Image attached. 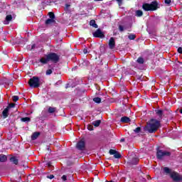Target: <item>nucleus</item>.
<instances>
[{"label":"nucleus","mask_w":182,"mask_h":182,"mask_svg":"<svg viewBox=\"0 0 182 182\" xmlns=\"http://www.w3.org/2000/svg\"><path fill=\"white\" fill-rule=\"evenodd\" d=\"M69 8H70V4H66L65 7L64 8V11L69 12Z\"/></svg>","instance_id":"31"},{"label":"nucleus","mask_w":182,"mask_h":182,"mask_svg":"<svg viewBox=\"0 0 182 182\" xmlns=\"http://www.w3.org/2000/svg\"><path fill=\"white\" fill-rule=\"evenodd\" d=\"M28 85L30 87H33L36 89L41 86V80L39 77L33 76V77L30 78L28 80Z\"/></svg>","instance_id":"4"},{"label":"nucleus","mask_w":182,"mask_h":182,"mask_svg":"<svg viewBox=\"0 0 182 182\" xmlns=\"http://www.w3.org/2000/svg\"><path fill=\"white\" fill-rule=\"evenodd\" d=\"M8 160V156L4 154H0V163H5Z\"/></svg>","instance_id":"15"},{"label":"nucleus","mask_w":182,"mask_h":182,"mask_svg":"<svg viewBox=\"0 0 182 182\" xmlns=\"http://www.w3.org/2000/svg\"><path fill=\"white\" fill-rule=\"evenodd\" d=\"M87 129L90 130V132H92V130H93V125H87Z\"/></svg>","instance_id":"38"},{"label":"nucleus","mask_w":182,"mask_h":182,"mask_svg":"<svg viewBox=\"0 0 182 182\" xmlns=\"http://www.w3.org/2000/svg\"><path fill=\"white\" fill-rule=\"evenodd\" d=\"M140 161V159L137 156L132 157L129 161L128 164L129 166H137L139 164V162Z\"/></svg>","instance_id":"7"},{"label":"nucleus","mask_w":182,"mask_h":182,"mask_svg":"<svg viewBox=\"0 0 182 182\" xmlns=\"http://www.w3.org/2000/svg\"><path fill=\"white\" fill-rule=\"evenodd\" d=\"M52 23H55V20L52 18H48L45 22L46 25H50Z\"/></svg>","instance_id":"20"},{"label":"nucleus","mask_w":182,"mask_h":182,"mask_svg":"<svg viewBox=\"0 0 182 182\" xmlns=\"http://www.w3.org/2000/svg\"><path fill=\"white\" fill-rule=\"evenodd\" d=\"M13 102H18L19 100V97L18 95H14L12 97Z\"/></svg>","instance_id":"35"},{"label":"nucleus","mask_w":182,"mask_h":182,"mask_svg":"<svg viewBox=\"0 0 182 182\" xmlns=\"http://www.w3.org/2000/svg\"><path fill=\"white\" fill-rule=\"evenodd\" d=\"M120 122H122V123H129V122H131L130 118L128 117H122L121 118Z\"/></svg>","instance_id":"16"},{"label":"nucleus","mask_w":182,"mask_h":182,"mask_svg":"<svg viewBox=\"0 0 182 182\" xmlns=\"http://www.w3.org/2000/svg\"><path fill=\"white\" fill-rule=\"evenodd\" d=\"M48 68H50V65H48Z\"/></svg>","instance_id":"50"},{"label":"nucleus","mask_w":182,"mask_h":182,"mask_svg":"<svg viewBox=\"0 0 182 182\" xmlns=\"http://www.w3.org/2000/svg\"><path fill=\"white\" fill-rule=\"evenodd\" d=\"M123 141H124V138H122V139H120V142H121V143H123Z\"/></svg>","instance_id":"46"},{"label":"nucleus","mask_w":182,"mask_h":182,"mask_svg":"<svg viewBox=\"0 0 182 182\" xmlns=\"http://www.w3.org/2000/svg\"><path fill=\"white\" fill-rule=\"evenodd\" d=\"M11 21H12V15H7L6 16V21H4L5 25H8Z\"/></svg>","instance_id":"17"},{"label":"nucleus","mask_w":182,"mask_h":182,"mask_svg":"<svg viewBox=\"0 0 182 182\" xmlns=\"http://www.w3.org/2000/svg\"><path fill=\"white\" fill-rule=\"evenodd\" d=\"M48 16H49L50 19L55 20V13L54 12H49Z\"/></svg>","instance_id":"29"},{"label":"nucleus","mask_w":182,"mask_h":182,"mask_svg":"<svg viewBox=\"0 0 182 182\" xmlns=\"http://www.w3.org/2000/svg\"><path fill=\"white\" fill-rule=\"evenodd\" d=\"M160 127V121L154 119L150 120L149 124H147L144 127L145 132H149V133H156L159 128Z\"/></svg>","instance_id":"2"},{"label":"nucleus","mask_w":182,"mask_h":182,"mask_svg":"<svg viewBox=\"0 0 182 182\" xmlns=\"http://www.w3.org/2000/svg\"><path fill=\"white\" fill-rule=\"evenodd\" d=\"M136 16L140 18V16H143V11L141 10H137L136 11Z\"/></svg>","instance_id":"25"},{"label":"nucleus","mask_w":182,"mask_h":182,"mask_svg":"<svg viewBox=\"0 0 182 182\" xmlns=\"http://www.w3.org/2000/svg\"><path fill=\"white\" fill-rule=\"evenodd\" d=\"M170 156H171L170 151L161 150L160 147L156 148V159L158 160H163L164 157H170Z\"/></svg>","instance_id":"3"},{"label":"nucleus","mask_w":182,"mask_h":182,"mask_svg":"<svg viewBox=\"0 0 182 182\" xmlns=\"http://www.w3.org/2000/svg\"><path fill=\"white\" fill-rule=\"evenodd\" d=\"M35 48V45L32 46V49H33Z\"/></svg>","instance_id":"47"},{"label":"nucleus","mask_w":182,"mask_h":182,"mask_svg":"<svg viewBox=\"0 0 182 182\" xmlns=\"http://www.w3.org/2000/svg\"><path fill=\"white\" fill-rule=\"evenodd\" d=\"M156 114H158V116H159V117H163V110L161 109H158V110H156Z\"/></svg>","instance_id":"28"},{"label":"nucleus","mask_w":182,"mask_h":182,"mask_svg":"<svg viewBox=\"0 0 182 182\" xmlns=\"http://www.w3.org/2000/svg\"><path fill=\"white\" fill-rule=\"evenodd\" d=\"M134 133H140V132H141V128L140 127H138L134 130Z\"/></svg>","instance_id":"36"},{"label":"nucleus","mask_w":182,"mask_h":182,"mask_svg":"<svg viewBox=\"0 0 182 182\" xmlns=\"http://www.w3.org/2000/svg\"><path fill=\"white\" fill-rule=\"evenodd\" d=\"M53 70H55V68H52L50 69H48L46 71V76H49V75H52V73H53Z\"/></svg>","instance_id":"21"},{"label":"nucleus","mask_w":182,"mask_h":182,"mask_svg":"<svg viewBox=\"0 0 182 182\" xmlns=\"http://www.w3.org/2000/svg\"><path fill=\"white\" fill-rule=\"evenodd\" d=\"M10 161L13 164H15V166H18V164H19V159H18L16 156H11L10 158Z\"/></svg>","instance_id":"11"},{"label":"nucleus","mask_w":182,"mask_h":182,"mask_svg":"<svg viewBox=\"0 0 182 182\" xmlns=\"http://www.w3.org/2000/svg\"><path fill=\"white\" fill-rule=\"evenodd\" d=\"M21 122H23V123H26L27 122H31V118L30 117H22L21 119Z\"/></svg>","instance_id":"23"},{"label":"nucleus","mask_w":182,"mask_h":182,"mask_svg":"<svg viewBox=\"0 0 182 182\" xmlns=\"http://www.w3.org/2000/svg\"><path fill=\"white\" fill-rule=\"evenodd\" d=\"M85 147H86V142H85V141L83 140L79 141L76 144V149H77V150L83 151L85 150Z\"/></svg>","instance_id":"6"},{"label":"nucleus","mask_w":182,"mask_h":182,"mask_svg":"<svg viewBox=\"0 0 182 182\" xmlns=\"http://www.w3.org/2000/svg\"><path fill=\"white\" fill-rule=\"evenodd\" d=\"M102 123V121L100 119L94 121L92 122L93 126H95V127H99V126H100V124Z\"/></svg>","instance_id":"18"},{"label":"nucleus","mask_w":182,"mask_h":182,"mask_svg":"<svg viewBox=\"0 0 182 182\" xmlns=\"http://www.w3.org/2000/svg\"><path fill=\"white\" fill-rule=\"evenodd\" d=\"M61 178L63 181H66V180H68V177L65 175H63Z\"/></svg>","instance_id":"40"},{"label":"nucleus","mask_w":182,"mask_h":182,"mask_svg":"<svg viewBox=\"0 0 182 182\" xmlns=\"http://www.w3.org/2000/svg\"><path fill=\"white\" fill-rule=\"evenodd\" d=\"M16 104L15 103H10L9 104V105L6 107L7 109H9V110L12 108V107H15Z\"/></svg>","instance_id":"34"},{"label":"nucleus","mask_w":182,"mask_h":182,"mask_svg":"<svg viewBox=\"0 0 182 182\" xmlns=\"http://www.w3.org/2000/svg\"><path fill=\"white\" fill-rule=\"evenodd\" d=\"M149 6L151 8V11H157L159 8H160V5L157 1H151V4H149Z\"/></svg>","instance_id":"9"},{"label":"nucleus","mask_w":182,"mask_h":182,"mask_svg":"<svg viewBox=\"0 0 182 182\" xmlns=\"http://www.w3.org/2000/svg\"><path fill=\"white\" fill-rule=\"evenodd\" d=\"M137 63H139V65H143L144 63V59L141 57L138 58L136 60Z\"/></svg>","instance_id":"24"},{"label":"nucleus","mask_w":182,"mask_h":182,"mask_svg":"<svg viewBox=\"0 0 182 182\" xmlns=\"http://www.w3.org/2000/svg\"><path fill=\"white\" fill-rule=\"evenodd\" d=\"M171 178L173 180V181L178 182L182 181V176L178 173L173 171L170 175Z\"/></svg>","instance_id":"5"},{"label":"nucleus","mask_w":182,"mask_h":182,"mask_svg":"<svg viewBox=\"0 0 182 182\" xmlns=\"http://www.w3.org/2000/svg\"><path fill=\"white\" fill-rule=\"evenodd\" d=\"M142 9L146 11H151V9L150 7V4L145 3L142 5Z\"/></svg>","instance_id":"12"},{"label":"nucleus","mask_w":182,"mask_h":182,"mask_svg":"<svg viewBox=\"0 0 182 182\" xmlns=\"http://www.w3.org/2000/svg\"><path fill=\"white\" fill-rule=\"evenodd\" d=\"M165 4H166V5H170V4H171V0H165Z\"/></svg>","instance_id":"41"},{"label":"nucleus","mask_w":182,"mask_h":182,"mask_svg":"<svg viewBox=\"0 0 182 182\" xmlns=\"http://www.w3.org/2000/svg\"><path fill=\"white\" fill-rule=\"evenodd\" d=\"M47 178H49L50 180H52V178H55V176L53 175H48L47 176Z\"/></svg>","instance_id":"39"},{"label":"nucleus","mask_w":182,"mask_h":182,"mask_svg":"<svg viewBox=\"0 0 182 182\" xmlns=\"http://www.w3.org/2000/svg\"><path fill=\"white\" fill-rule=\"evenodd\" d=\"M93 102L95 103H102V99L99 97L93 98Z\"/></svg>","instance_id":"26"},{"label":"nucleus","mask_w":182,"mask_h":182,"mask_svg":"<svg viewBox=\"0 0 182 182\" xmlns=\"http://www.w3.org/2000/svg\"><path fill=\"white\" fill-rule=\"evenodd\" d=\"M3 119H6L8 116H9V109L8 108H5L2 112Z\"/></svg>","instance_id":"13"},{"label":"nucleus","mask_w":182,"mask_h":182,"mask_svg":"<svg viewBox=\"0 0 182 182\" xmlns=\"http://www.w3.org/2000/svg\"><path fill=\"white\" fill-rule=\"evenodd\" d=\"M164 173H166V174H171V169H170V168H168V167H164Z\"/></svg>","instance_id":"22"},{"label":"nucleus","mask_w":182,"mask_h":182,"mask_svg":"<svg viewBox=\"0 0 182 182\" xmlns=\"http://www.w3.org/2000/svg\"><path fill=\"white\" fill-rule=\"evenodd\" d=\"M39 136H41V132H33V134L31 135V140H36V139H38V137H39Z\"/></svg>","instance_id":"14"},{"label":"nucleus","mask_w":182,"mask_h":182,"mask_svg":"<svg viewBox=\"0 0 182 182\" xmlns=\"http://www.w3.org/2000/svg\"><path fill=\"white\" fill-rule=\"evenodd\" d=\"M88 53L87 48H84V49H83V53H84L85 55H86V53Z\"/></svg>","instance_id":"45"},{"label":"nucleus","mask_w":182,"mask_h":182,"mask_svg":"<svg viewBox=\"0 0 182 182\" xmlns=\"http://www.w3.org/2000/svg\"><path fill=\"white\" fill-rule=\"evenodd\" d=\"M105 182H114V181H106Z\"/></svg>","instance_id":"48"},{"label":"nucleus","mask_w":182,"mask_h":182,"mask_svg":"<svg viewBox=\"0 0 182 182\" xmlns=\"http://www.w3.org/2000/svg\"><path fill=\"white\" fill-rule=\"evenodd\" d=\"M129 39H130V41H133L134 39H136V35L134 34H131L129 36H128Z\"/></svg>","instance_id":"33"},{"label":"nucleus","mask_w":182,"mask_h":182,"mask_svg":"<svg viewBox=\"0 0 182 182\" xmlns=\"http://www.w3.org/2000/svg\"><path fill=\"white\" fill-rule=\"evenodd\" d=\"M97 1H103V0H97Z\"/></svg>","instance_id":"51"},{"label":"nucleus","mask_w":182,"mask_h":182,"mask_svg":"<svg viewBox=\"0 0 182 182\" xmlns=\"http://www.w3.org/2000/svg\"><path fill=\"white\" fill-rule=\"evenodd\" d=\"M60 58L59 55L56 53H49L47 55H45L44 57H42L38 62L42 63L43 65H48L49 62H53V63H58L59 62Z\"/></svg>","instance_id":"1"},{"label":"nucleus","mask_w":182,"mask_h":182,"mask_svg":"<svg viewBox=\"0 0 182 182\" xmlns=\"http://www.w3.org/2000/svg\"><path fill=\"white\" fill-rule=\"evenodd\" d=\"M118 29L119 32H123L124 31V27L122 25H119Z\"/></svg>","instance_id":"37"},{"label":"nucleus","mask_w":182,"mask_h":182,"mask_svg":"<svg viewBox=\"0 0 182 182\" xmlns=\"http://www.w3.org/2000/svg\"><path fill=\"white\" fill-rule=\"evenodd\" d=\"M94 38H100L101 39L105 38V33L102 32V30L100 28L97 29L93 33H92Z\"/></svg>","instance_id":"8"},{"label":"nucleus","mask_w":182,"mask_h":182,"mask_svg":"<svg viewBox=\"0 0 182 182\" xmlns=\"http://www.w3.org/2000/svg\"><path fill=\"white\" fill-rule=\"evenodd\" d=\"M48 113H55L56 112V107H50L48 110Z\"/></svg>","instance_id":"27"},{"label":"nucleus","mask_w":182,"mask_h":182,"mask_svg":"<svg viewBox=\"0 0 182 182\" xmlns=\"http://www.w3.org/2000/svg\"><path fill=\"white\" fill-rule=\"evenodd\" d=\"M178 52L179 53L182 54V48H181V47H179V48H178Z\"/></svg>","instance_id":"44"},{"label":"nucleus","mask_w":182,"mask_h":182,"mask_svg":"<svg viewBox=\"0 0 182 182\" xmlns=\"http://www.w3.org/2000/svg\"><path fill=\"white\" fill-rule=\"evenodd\" d=\"M117 151H116V150H114V149H109V154H110L111 156H114V155L116 154Z\"/></svg>","instance_id":"32"},{"label":"nucleus","mask_w":182,"mask_h":182,"mask_svg":"<svg viewBox=\"0 0 182 182\" xmlns=\"http://www.w3.org/2000/svg\"><path fill=\"white\" fill-rule=\"evenodd\" d=\"M50 4V2H48V4H47V5H49Z\"/></svg>","instance_id":"49"},{"label":"nucleus","mask_w":182,"mask_h":182,"mask_svg":"<svg viewBox=\"0 0 182 182\" xmlns=\"http://www.w3.org/2000/svg\"><path fill=\"white\" fill-rule=\"evenodd\" d=\"M114 159H122V154L117 151L115 154L114 155Z\"/></svg>","instance_id":"30"},{"label":"nucleus","mask_w":182,"mask_h":182,"mask_svg":"<svg viewBox=\"0 0 182 182\" xmlns=\"http://www.w3.org/2000/svg\"><path fill=\"white\" fill-rule=\"evenodd\" d=\"M90 26H92L93 28H97L99 26L96 23V21L95 20H91L90 21Z\"/></svg>","instance_id":"19"},{"label":"nucleus","mask_w":182,"mask_h":182,"mask_svg":"<svg viewBox=\"0 0 182 182\" xmlns=\"http://www.w3.org/2000/svg\"><path fill=\"white\" fill-rule=\"evenodd\" d=\"M108 45L109 49H114V48H116V41H114V38H110Z\"/></svg>","instance_id":"10"},{"label":"nucleus","mask_w":182,"mask_h":182,"mask_svg":"<svg viewBox=\"0 0 182 182\" xmlns=\"http://www.w3.org/2000/svg\"><path fill=\"white\" fill-rule=\"evenodd\" d=\"M119 5H122L123 4V0H117Z\"/></svg>","instance_id":"43"},{"label":"nucleus","mask_w":182,"mask_h":182,"mask_svg":"<svg viewBox=\"0 0 182 182\" xmlns=\"http://www.w3.org/2000/svg\"><path fill=\"white\" fill-rule=\"evenodd\" d=\"M46 166H48V167H52V162L49 161L46 164Z\"/></svg>","instance_id":"42"}]
</instances>
